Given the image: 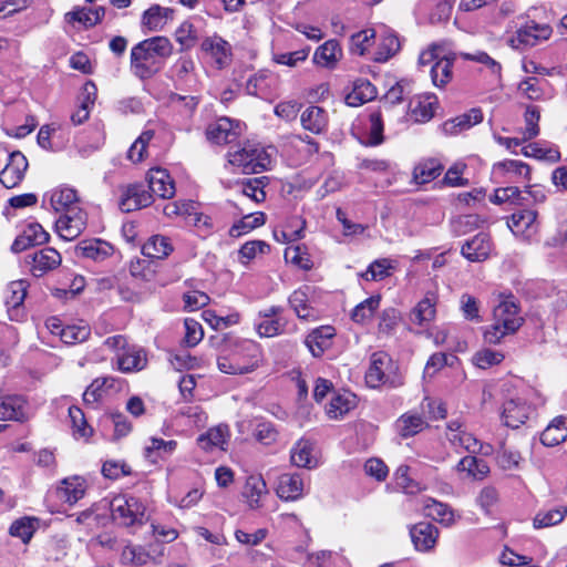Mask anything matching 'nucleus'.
I'll use <instances>...</instances> for the list:
<instances>
[{
	"label": "nucleus",
	"instance_id": "f257e3e1",
	"mask_svg": "<svg viewBox=\"0 0 567 567\" xmlns=\"http://www.w3.org/2000/svg\"><path fill=\"white\" fill-rule=\"evenodd\" d=\"M173 53V44L166 37H153L135 44L131 50L130 69L140 80H148L161 69V61Z\"/></svg>",
	"mask_w": 567,
	"mask_h": 567
},
{
	"label": "nucleus",
	"instance_id": "f03ea898",
	"mask_svg": "<svg viewBox=\"0 0 567 567\" xmlns=\"http://www.w3.org/2000/svg\"><path fill=\"white\" fill-rule=\"evenodd\" d=\"M403 87L401 83L392 85V113L398 116L401 130L410 124L429 122L435 114L439 105L437 96L433 93L417 94L411 97L406 106L402 105Z\"/></svg>",
	"mask_w": 567,
	"mask_h": 567
},
{
	"label": "nucleus",
	"instance_id": "7ed1b4c3",
	"mask_svg": "<svg viewBox=\"0 0 567 567\" xmlns=\"http://www.w3.org/2000/svg\"><path fill=\"white\" fill-rule=\"evenodd\" d=\"M518 306L513 296L499 301L493 311V323L484 332V340L497 344L508 334L515 333L523 324Z\"/></svg>",
	"mask_w": 567,
	"mask_h": 567
},
{
	"label": "nucleus",
	"instance_id": "20e7f679",
	"mask_svg": "<svg viewBox=\"0 0 567 567\" xmlns=\"http://www.w3.org/2000/svg\"><path fill=\"white\" fill-rule=\"evenodd\" d=\"M228 164L241 174H258L270 168L271 158L259 144L249 141L231 146L227 152Z\"/></svg>",
	"mask_w": 567,
	"mask_h": 567
},
{
	"label": "nucleus",
	"instance_id": "39448f33",
	"mask_svg": "<svg viewBox=\"0 0 567 567\" xmlns=\"http://www.w3.org/2000/svg\"><path fill=\"white\" fill-rule=\"evenodd\" d=\"M112 518L120 525L130 527L147 522L145 505L134 496L120 495L111 502Z\"/></svg>",
	"mask_w": 567,
	"mask_h": 567
},
{
	"label": "nucleus",
	"instance_id": "423d86ee",
	"mask_svg": "<svg viewBox=\"0 0 567 567\" xmlns=\"http://www.w3.org/2000/svg\"><path fill=\"white\" fill-rule=\"evenodd\" d=\"M444 436L450 446L456 452L466 451L473 454L483 452L484 445L473 433L466 430L464 422L458 419L446 423Z\"/></svg>",
	"mask_w": 567,
	"mask_h": 567
},
{
	"label": "nucleus",
	"instance_id": "0eeeda50",
	"mask_svg": "<svg viewBox=\"0 0 567 567\" xmlns=\"http://www.w3.org/2000/svg\"><path fill=\"white\" fill-rule=\"evenodd\" d=\"M553 29L546 23L527 22L520 27L511 39V45L515 49H525L537 45L539 42L548 40Z\"/></svg>",
	"mask_w": 567,
	"mask_h": 567
},
{
	"label": "nucleus",
	"instance_id": "6e6552de",
	"mask_svg": "<svg viewBox=\"0 0 567 567\" xmlns=\"http://www.w3.org/2000/svg\"><path fill=\"white\" fill-rule=\"evenodd\" d=\"M439 287L435 282H431L423 298L413 308L410 315L412 323L420 327H427L436 316V303L439 300Z\"/></svg>",
	"mask_w": 567,
	"mask_h": 567
},
{
	"label": "nucleus",
	"instance_id": "1a4fd4ad",
	"mask_svg": "<svg viewBox=\"0 0 567 567\" xmlns=\"http://www.w3.org/2000/svg\"><path fill=\"white\" fill-rule=\"evenodd\" d=\"M86 226V213L82 208H72L62 214L55 221V229L61 238L73 240L79 237Z\"/></svg>",
	"mask_w": 567,
	"mask_h": 567
},
{
	"label": "nucleus",
	"instance_id": "9d476101",
	"mask_svg": "<svg viewBox=\"0 0 567 567\" xmlns=\"http://www.w3.org/2000/svg\"><path fill=\"white\" fill-rule=\"evenodd\" d=\"M152 202V193L145 185L140 183L130 184L122 189L120 208L122 212L131 213L150 206Z\"/></svg>",
	"mask_w": 567,
	"mask_h": 567
},
{
	"label": "nucleus",
	"instance_id": "9b49d317",
	"mask_svg": "<svg viewBox=\"0 0 567 567\" xmlns=\"http://www.w3.org/2000/svg\"><path fill=\"white\" fill-rule=\"evenodd\" d=\"M493 249L491 236L487 233H480L464 241L461 254L471 262H482L489 258Z\"/></svg>",
	"mask_w": 567,
	"mask_h": 567
},
{
	"label": "nucleus",
	"instance_id": "f8f14e48",
	"mask_svg": "<svg viewBox=\"0 0 567 567\" xmlns=\"http://www.w3.org/2000/svg\"><path fill=\"white\" fill-rule=\"evenodd\" d=\"M28 166V159L20 151L12 152L8 164L0 172V183L6 188L16 187L22 182Z\"/></svg>",
	"mask_w": 567,
	"mask_h": 567
},
{
	"label": "nucleus",
	"instance_id": "ddd939ff",
	"mask_svg": "<svg viewBox=\"0 0 567 567\" xmlns=\"http://www.w3.org/2000/svg\"><path fill=\"white\" fill-rule=\"evenodd\" d=\"M25 262L30 265V271L34 277H42L61 264V255L54 248L48 247L28 255Z\"/></svg>",
	"mask_w": 567,
	"mask_h": 567
},
{
	"label": "nucleus",
	"instance_id": "4468645a",
	"mask_svg": "<svg viewBox=\"0 0 567 567\" xmlns=\"http://www.w3.org/2000/svg\"><path fill=\"white\" fill-rule=\"evenodd\" d=\"M533 408L522 398L507 400L503 405L502 419L508 427L517 429L530 416Z\"/></svg>",
	"mask_w": 567,
	"mask_h": 567
},
{
	"label": "nucleus",
	"instance_id": "2eb2a0df",
	"mask_svg": "<svg viewBox=\"0 0 567 567\" xmlns=\"http://www.w3.org/2000/svg\"><path fill=\"white\" fill-rule=\"evenodd\" d=\"M536 218L535 210L524 209L514 213L507 225L515 236L529 239L537 233Z\"/></svg>",
	"mask_w": 567,
	"mask_h": 567
},
{
	"label": "nucleus",
	"instance_id": "dca6fc26",
	"mask_svg": "<svg viewBox=\"0 0 567 567\" xmlns=\"http://www.w3.org/2000/svg\"><path fill=\"white\" fill-rule=\"evenodd\" d=\"M239 124H234L230 118L221 117L210 124L206 130V136L215 144H230L239 136Z\"/></svg>",
	"mask_w": 567,
	"mask_h": 567
},
{
	"label": "nucleus",
	"instance_id": "f3484780",
	"mask_svg": "<svg viewBox=\"0 0 567 567\" xmlns=\"http://www.w3.org/2000/svg\"><path fill=\"white\" fill-rule=\"evenodd\" d=\"M147 183L152 195H157L161 198H172L175 195V183L164 168H151L147 173Z\"/></svg>",
	"mask_w": 567,
	"mask_h": 567
},
{
	"label": "nucleus",
	"instance_id": "a211bd4d",
	"mask_svg": "<svg viewBox=\"0 0 567 567\" xmlns=\"http://www.w3.org/2000/svg\"><path fill=\"white\" fill-rule=\"evenodd\" d=\"M116 368L123 373L141 371L146 367V352L135 344H130L115 359Z\"/></svg>",
	"mask_w": 567,
	"mask_h": 567
},
{
	"label": "nucleus",
	"instance_id": "6ab92c4d",
	"mask_svg": "<svg viewBox=\"0 0 567 567\" xmlns=\"http://www.w3.org/2000/svg\"><path fill=\"white\" fill-rule=\"evenodd\" d=\"M200 49L212 56L218 69H224L230 63L231 47L219 35L204 39Z\"/></svg>",
	"mask_w": 567,
	"mask_h": 567
},
{
	"label": "nucleus",
	"instance_id": "aec40b11",
	"mask_svg": "<svg viewBox=\"0 0 567 567\" xmlns=\"http://www.w3.org/2000/svg\"><path fill=\"white\" fill-rule=\"evenodd\" d=\"M493 174L506 181L524 182L529 181L530 169L529 166L522 161L506 159L494 164Z\"/></svg>",
	"mask_w": 567,
	"mask_h": 567
},
{
	"label": "nucleus",
	"instance_id": "412c9836",
	"mask_svg": "<svg viewBox=\"0 0 567 567\" xmlns=\"http://www.w3.org/2000/svg\"><path fill=\"white\" fill-rule=\"evenodd\" d=\"M303 478L298 473H285L279 476L277 495L284 501H296L303 494Z\"/></svg>",
	"mask_w": 567,
	"mask_h": 567
},
{
	"label": "nucleus",
	"instance_id": "4be33fe9",
	"mask_svg": "<svg viewBox=\"0 0 567 567\" xmlns=\"http://www.w3.org/2000/svg\"><path fill=\"white\" fill-rule=\"evenodd\" d=\"M76 256L103 261L113 255L114 248L102 239L82 240L75 248Z\"/></svg>",
	"mask_w": 567,
	"mask_h": 567
},
{
	"label": "nucleus",
	"instance_id": "5701e85b",
	"mask_svg": "<svg viewBox=\"0 0 567 567\" xmlns=\"http://www.w3.org/2000/svg\"><path fill=\"white\" fill-rule=\"evenodd\" d=\"M27 402L20 395H4L0 398V421L23 422L28 419Z\"/></svg>",
	"mask_w": 567,
	"mask_h": 567
},
{
	"label": "nucleus",
	"instance_id": "b1692460",
	"mask_svg": "<svg viewBox=\"0 0 567 567\" xmlns=\"http://www.w3.org/2000/svg\"><path fill=\"white\" fill-rule=\"evenodd\" d=\"M300 122L306 131L322 134L328 128L329 117L324 109L310 105L301 113Z\"/></svg>",
	"mask_w": 567,
	"mask_h": 567
},
{
	"label": "nucleus",
	"instance_id": "393cba45",
	"mask_svg": "<svg viewBox=\"0 0 567 567\" xmlns=\"http://www.w3.org/2000/svg\"><path fill=\"white\" fill-rule=\"evenodd\" d=\"M567 440V415L555 416L540 433L543 445L554 447Z\"/></svg>",
	"mask_w": 567,
	"mask_h": 567
},
{
	"label": "nucleus",
	"instance_id": "a878e982",
	"mask_svg": "<svg viewBox=\"0 0 567 567\" xmlns=\"http://www.w3.org/2000/svg\"><path fill=\"white\" fill-rule=\"evenodd\" d=\"M411 539L420 551L432 549L439 537V529L430 523H419L410 530Z\"/></svg>",
	"mask_w": 567,
	"mask_h": 567
},
{
	"label": "nucleus",
	"instance_id": "bb28decb",
	"mask_svg": "<svg viewBox=\"0 0 567 567\" xmlns=\"http://www.w3.org/2000/svg\"><path fill=\"white\" fill-rule=\"evenodd\" d=\"M390 364V358L386 352H374L370 359V365L365 372V382L370 388H379L385 382V370Z\"/></svg>",
	"mask_w": 567,
	"mask_h": 567
},
{
	"label": "nucleus",
	"instance_id": "cd10ccee",
	"mask_svg": "<svg viewBox=\"0 0 567 567\" xmlns=\"http://www.w3.org/2000/svg\"><path fill=\"white\" fill-rule=\"evenodd\" d=\"M456 56V53L444 54L431 66V79L434 86L442 89L452 81Z\"/></svg>",
	"mask_w": 567,
	"mask_h": 567
},
{
	"label": "nucleus",
	"instance_id": "c85d7f7f",
	"mask_svg": "<svg viewBox=\"0 0 567 567\" xmlns=\"http://www.w3.org/2000/svg\"><path fill=\"white\" fill-rule=\"evenodd\" d=\"M218 369L227 374H246L254 371L258 367V357L250 354L249 359L243 362L238 354L231 357H223L218 359Z\"/></svg>",
	"mask_w": 567,
	"mask_h": 567
},
{
	"label": "nucleus",
	"instance_id": "c756f323",
	"mask_svg": "<svg viewBox=\"0 0 567 567\" xmlns=\"http://www.w3.org/2000/svg\"><path fill=\"white\" fill-rule=\"evenodd\" d=\"M334 336V329L330 326H322L312 330L306 338L305 343L311 354L319 358L330 347V340Z\"/></svg>",
	"mask_w": 567,
	"mask_h": 567
},
{
	"label": "nucleus",
	"instance_id": "7c9ffc66",
	"mask_svg": "<svg viewBox=\"0 0 567 567\" xmlns=\"http://www.w3.org/2000/svg\"><path fill=\"white\" fill-rule=\"evenodd\" d=\"M377 95L375 87L365 79H358L352 84V90L346 95V104L352 107L361 106L373 100Z\"/></svg>",
	"mask_w": 567,
	"mask_h": 567
},
{
	"label": "nucleus",
	"instance_id": "2f4dec72",
	"mask_svg": "<svg viewBox=\"0 0 567 567\" xmlns=\"http://www.w3.org/2000/svg\"><path fill=\"white\" fill-rule=\"evenodd\" d=\"M424 515L436 520L445 526H451L455 523V514L453 509L434 498H426L423 501Z\"/></svg>",
	"mask_w": 567,
	"mask_h": 567
},
{
	"label": "nucleus",
	"instance_id": "473e14b6",
	"mask_svg": "<svg viewBox=\"0 0 567 567\" xmlns=\"http://www.w3.org/2000/svg\"><path fill=\"white\" fill-rule=\"evenodd\" d=\"M272 82L274 79L269 72L259 71L247 80L246 91L249 95L268 99L272 94Z\"/></svg>",
	"mask_w": 567,
	"mask_h": 567
},
{
	"label": "nucleus",
	"instance_id": "72a5a7b5",
	"mask_svg": "<svg viewBox=\"0 0 567 567\" xmlns=\"http://www.w3.org/2000/svg\"><path fill=\"white\" fill-rule=\"evenodd\" d=\"M174 10L164 8L159 4H153L143 13L142 22L151 31L163 29L167 20H172Z\"/></svg>",
	"mask_w": 567,
	"mask_h": 567
},
{
	"label": "nucleus",
	"instance_id": "f704fd0d",
	"mask_svg": "<svg viewBox=\"0 0 567 567\" xmlns=\"http://www.w3.org/2000/svg\"><path fill=\"white\" fill-rule=\"evenodd\" d=\"M51 206L56 213H69L72 208H80L76 190L70 187H61L52 192Z\"/></svg>",
	"mask_w": 567,
	"mask_h": 567
},
{
	"label": "nucleus",
	"instance_id": "c9c22d12",
	"mask_svg": "<svg viewBox=\"0 0 567 567\" xmlns=\"http://www.w3.org/2000/svg\"><path fill=\"white\" fill-rule=\"evenodd\" d=\"M425 426L424 417L416 412L405 413L396 421V431L404 439L420 433Z\"/></svg>",
	"mask_w": 567,
	"mask_h": 567
},
{
	"label": "nucleus",
	"instance_id": "e433bc0d",
	"mask_svg": "<svg viewBox=\"0 0 567 567\" xmlns=\"http://www.w3.org/2000/svg\"><path fill=\"white\" fill-rule=\"evenodd\" d=\"M173 251L169 238L154 235L143 245L142 254L148 258L164 259Z\"/></svg>",
	"mask_w": 567,
	"mask_h": 567
},
{
	"label": "nucleus",
	"instance_id": "4c0bfd02",
	"mask_svg": "<svg viewBox=\"0 0 567 567\" xmlns=\"http://www.w3.org/2000/svg\"><path fill=\"white\" fill-rule=\"evenodd\" d=\"M455 468L458 473H465L467 477L473 480H483L489 472L485 461L472 455L461 458Z\"/></svg>",
	"mask_w": 567,
	"mask_h": 567
},
{
	"label": "nucleus",
	"instance_id": "58836bf2",
	"mask_svg": "<svg viewBox=\"0 0 567 567\" xmlns=\"http://www.w3.org/2000/svg\"><path fill=\"white\" fill-rule=\"evenodd\" d=\"M443 165L435 158H429L420 162L413 171V179L422 185L434 181L441 175Z\"/></svg>",
	"mask_w": 567,
	"mask_h": 567
},
{
	"label": "nucleus",
	"instance_id": "ea45409f",
	"mask_svg": "<svg viewBox=\"0 0 567 567\" xmlns=\"http://www.w3.org/2000/svg\"><path fill=\"white\" fill-rule=\"evenodd\" d=\"M340 55L341 49L339 43L334 40H329L316 50L313 62L320 66L332 69Z\"/></svg>",
	"mask_w": 567,
	"mask_h": 567
},
{
	"label": "nucleus",
	"instance_id": "a19ab883",
	"mask_svg": "<svg viewBox=\"0 0 567 567\" xmlns=\"http://www.w3.org/2000/svg\"><path fill=\"white\" fill-rule=\"evenodd\" d=\"M313 445L308 440L298 441L291 450V462L298 467L312 468L317 460L312 455Z\"/></svg>",
	"mask_w": 567,
	"mask_h": 567
},
{
	"label": "nucleus",
	"instance_id": "79ce46f5",
	"mask_svg": "<svg viewBox=\"0 0 567 567\" xmlns=\"http://www.w3.org/2000/svg\"><path fill=\"white\" fill-rule=\"evenodd\" d=\"M355 406V395L350 392L339 393L332 396L328 406L327 415L330 419H339Z\"/></svg>",
	"mask_w": 567,
	"mask_h": 567
},
{
	"label": "nucleus",
	"instance_id": "37998d69",
	"mask_svg": "<svg viewBox=\"0 0 567 567\" xmlns=\"http://www.w3.org/2000/svg\"><path fill=\"white\" fill-rule=\"evenodd\" d=\"M567 516V506L559 505L553 508L539 511L534 517L535 528H545L561 523Z\"/></svg>",
	"mask_w": 567,
	"mask_h": 567
},
{
	"label": "nucleus",
	"instance_id": "c03bdc74",
	"mask_svg": "<svg viewBox=\"0 0 567 567\" xmlns=\"http://www.w3.org/2000/svg\"><path fill=\"white\" fill-rule=\"evenodd\" d=\"M58 492L62 499L72 505L84 496V481L80 477L65 478Z\"/></svg>",
	"mask_w": 567,
	"mask_h": 567
},
{
	"label": "nucleus",
	"instance_id": "a18cd8bd",
	"mask_svg": "<svg viewBox=\"0 0 567 567\" xmlns=\"http://www.w3.org/2000/svg\"><path fill=\"white\" fill-rule=\"evenodd\" d=\"M266 493L267 485L261 476L251 475L247 478L243 494L251 507H258L261 496Z\"/></svg>",
	"mask_w": 567,
	"mask_h": 567
},
{
	"label": "nucleus",
	"instance_id": "49530a36",
	"mask_svg": "<svg viewBox=\"0 0 567 567\" xmlns=\"http://www.w3.org/2000/svg\"><path fill=\"white\" fill-rule=\"evenodd\" d=\"M38 518L34 517L19 518L11 524L9 533L28 544L38 528Z\"/></svg>",
	"mask_w": 567,
	"mask_h": 567
},
{
	"label": "nucleus",
	"instance_id": "de8ad7c7",
	"mask_svg": "<svg viewBox=\"0 0 567 567\" xmlns=\"http://www.w3.org/2000/svg\"><path fill=\"white\" fill-rule=\"evenodd\" d=\"M177 446V442L174 440L164 441L163 439L151 437L150 444L144 449V455L152 462L156 461V457H163L172 454Z\"/></svg>",
	"mask_w": 567,
	"mask_h": 567
},
{
	"label": "nucleus",
	"instance_id": "09e8293b",
	"mask_svg": "<svg viewBox=\"0 0 567 567\" xmlns=\"http://www.w3.org/2000/svg\"><path fill=\"white\" fill-rule=\"evenodd\" d=\"M483 121V113L478 109H473L468 113L457 116L456 118L445 122L443 128L449 133H456L455 130L458 127V131L470 128L471 126L478 124Z\"/></svg>",
	"mask_w": 567,
	"mask_h": 567
},
{
	"label": "nucleus",
	"instance_id": "8fccbe9b",
	"mask_svg": "<svg viewBox=\"0 0 567 567\" xmlns=\"http://www.w3.org/2000/svg\"><path fill=\"white\" fill-rule=\"evenodd\" d=\"M520 153L526 157L544 159L548 162H557L560 157L559 152L543 143H530L520 148Z\"/></svg>",
	"mask_w": 567,
	"mask_h": 567
},
{
	"label": "nucleus",
	"instance_id": "3c124183",
	"mask_svg": "<svg viewBox=\"0 0 567 567\" xmlns=\"http://www.w3.org/2000/svg\"><path fill=\"white\" fill-rule=\"evenodd\" d=\"M289 303L291 308L295 310L298 318L302 320L316 319L313 309L308 305V295L305 290H295L289 297Z\"/></svg>",
	"mask_w": 567,
	"mask_h": 567
},
{
	"label": "nucleus",
	"instance_id": "603ef678",
	"mask_svg": "<svg viewBox=\"0 0 567 567\" xmlns=\"http://www.w3.org/2000/svg\"><path fill=\"white\" fill-rule=\"evenodd\" d=\"M380 297L372 296L355 306L351 312V319L357 323H365L372 319L375 310L379 308Z\"/></svg>",
	"mask_w": 567,
	"mask_h": 567
},
{
	"label": "nucleus",
	"instance_id": "864d4df0",
	"mask_svg": "<svg viewBox=\"0 0 567 567\" xmlns=\"http://www.w3.org/2000/svg\"><path fill=\"white\" fill-rule=\"evenodd\" d=\"M175 40L181 45V51L190 50L198 40L197 29L192 22L184 21L175 31Z\"/></svg>",
	"mask_w": 567,
	"mask_h": 567
},
{
	"label": "nucleus",
	"instance_id": "5fc2aeb1",
	"mask_svg": "<svg viewBox=\"0 0 567 567\" xmlns=\"http://www.w3.org/2000/svg\"><path fill=\"white\" fill-rule=\"evenodd\" d=\"M28 284L24 280L12 281L6 289L4 301L9 309L20 307L27 296Z\"/></svg>",
	"mask_w": 567,
	"mask_h": 567
},
{
	"label": "nucleus",
	"instance_id": "6e6d98bb",
	"mask_svg": "<svg viewBox=\"0 0 567 567\" xmlns=\"http://www.w3.org/2000/svg\"><path fill=\"white\" fill-rule=\"evenodd\" d=\"M151 555L142 546L126 545L121 553L124 565L144 566L151 560Z\"/></svg>",
	"mask_w": 567,
	"mask_h": 567
},
{
	"label": "nucleus",
	"instance_id": "4d7b16f0",
	"mask_svg": "<svg viewBox=\"0 0 567 567\" xmlns=\"http://www.w3.org/2000/svg\"><path fill=\"white\" fill-rule=\"evenodd\" d=\"M69 417L71 420L73 435L75 437L87 439L92 435L93 430L87 424L83 411L78 406L69 408Z\"/></svg>",
	"mask_w": 567,
	"mask_h": 567
},
{
	"label": "nucleus",
	"instance_id": "13d9d810",
	"mask_svg": "<svg viewBox=\"0 0 567 567\" xmlns=\"http://www.w3.org/2000/svg\"><path fill=\"white\" fill-rule=\"evenodd\" d=\"M168 103L171 107L179 112L183 116L190 117L198 105V99L195 96L172 93L168 96Z\"/></svg>",
	"mask_w": 567,
	"mask_h": 567
},
{
	"label": "nucleus",
	"instance_id": "bf43d9fd",
	"mask_svg": "<svg viewBox=\"0 0 567 567\" xmlns=\"http://www.w3.org/2000/svg\"><path fill=\"white\" fill-rule=\"evenodd\" d=\"M266 223V216L264 213L249 214L245 216L239 223L235 224L229 234L233 237H239L248 231L262 226Z\"/></svg>",
	"mask_w": 567,
	"mask_h": 567
},
{
	"label": "nucleus",
	"instance_id": "052dcab7",
	"mask_svg": "<svg viewBox=\"0 0 567 567\" xmlns=\"http://www.w3.org/2000/svg\"><path fill=\"white\" fill-rule=\"evenodd\" d=\"M540 112L536 106H528L524 113L525 127L520 130L523 140H533L539 134Z\"/></svg>",
	"mask_w": 567,
	"mask_h": 567
},
{
	"label": "nucleus",
	"instance_id": "680f3d73",
	"mask_svg": "<svg viewBox=\"0 0 567 567\" xmlns=\"http://www.w3.org/2000/svg\"><path fill=\"white\" fill-rule=\"evenodd\" d=\"M375 31L365 29L357 32L350 39V50L358 55H364L368 49L373 44Z\"/></svg>",
	"mask_w": 567,
	"mask_h": 567
},
{
	"label": "nucleus",
	"instance_id": "e2e57ef3",
	"mask_svg": "<svg viewBox=\"0 0 567 567\" xmlns=\"http://www.w3.org/2000/svg\"><path fill=\"white\" fill-rule=\"evenodd\" d=\"M91 330L87 326H66L60 329L61 340L68 344L83 342L90 337Z\"/></svg>",
	"mask_w": 567,
	"mask_h": 567
},
{
	"label": "nucleus",
	"instance_id": "0e129e2a",
	"mask_svg": "<svg viewBox=\"0 0 567 567\" xmlns=\"http://www.w3.org/2000/svg\"><path fill=\"white\" fill-rule=\"evenodd\" d=\"M484 220L478 216L474 214L463 215L457 217L453 220V231L457 236L465 235L476 228L480 227L481 224H483Z\"/></svg>",
	"mask_w": 567,
	"mask_h": 567
},
{
	"label": "nucleus",
	"instance_id": "69168bd1",
	"mask_svg": "<svg viewBox=\"0 0 567 567\" xmlns=\"http://www.w3.org/2000/svg\"><path fill=\"white\" fill-rule=\"evenodd\" d=\"M504 360V354L492 349H482L473 357V363L481 369H488L499 364Z\"/></svg>",
	"mask_w": 567,
	"mask_h": 567
},
{
	"label": "nucleus",
	"instance_id": "338daca9",
	"mask_svg": "<svg viewBox=\"0 0 567 567\" xmlns=\"http://www.w3.org/2000/svg\"><path fill=\"white\" fill-rule=\"evenodd\" d=\"M198 443L206 451L223 446L226 443V431L220 426L210 429L206 434L199 436Z\"/></svg>",
	"mask_w": 567,
	"mask_h": 567
},
{
	"label": "nucleus",
	"instance_id": "774afa93",
	"mask_svg": "<svg viewBox=\"0 0 567 567\" xmlns=\"http://www.w3.org/2000/svg\"><path fill=\"white\" fill-rule=\"evenodd\" d=\"M267 177H256V178H248L246 182L243 183V194L256 203H261L266 198V193L264 192V179Z\"/></svg>",
	"mask_w": 567,
	"mask_h": 567
}]
</instances>
